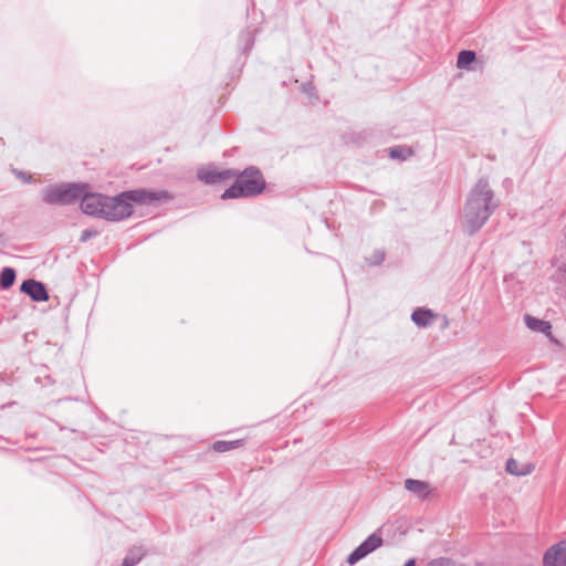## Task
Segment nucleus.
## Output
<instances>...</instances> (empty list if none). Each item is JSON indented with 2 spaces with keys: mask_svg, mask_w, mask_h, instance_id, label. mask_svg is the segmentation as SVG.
<instances>
[{
  "mask_svg": "<svg viewBox=\"0 0 566 566\" xmlns=\"http://www.w3.org/2000/svg\"><path fill=\"white\" fill-rule=\"evenodd\" d=\"M265 181L259 170L248 168L240 174L234 184L221 196L222 199H237L256 196L264 189Z\"/></svg>",
  "mask_w": 566,
  "mask_h": 566,
  "instance_id": "nucleus-3",
  "label": "nucleus"
},
{
  "mask_svg": "<svg viewBox=\"0 0 566 566\" xmlns=\"http://www.w3.org/2000/svg\"><path fill=\"white\" fill-rule=\"evenodd\" d=\"M234 174L231 170H220L216 167H202L198 170V178L206 184H217L230 180Z\"/></svg>",
  "mask_w": 566,
  "mask_h": 566,
  "instance_id": "nucleus-8",
  "label": "nucleus"
},
{
  "mask_svg": "<svg viewBox=\"0 0 566 566\" xmlns=\"http://www.w3.org/2000/svg\"><path fill=\"white\" fill-rule=\"evenodd\" d=\"M97 234H98V232L94 229H85L81 233L80 241L86 242L87 240H90L93 237H96Z\"/></svg>",
  "mask_w": 566,
  "mask_h": 566,
  "instance_id": "nucleus-19",
  "label": "nucleus"
},
{
  "mask_svg": "<svg viewBox=\"0 0 566 566\" xmlns=\"http://www.w3.org/2000/svg\"><path fill=\"white\" fill-rule=\"evenodd\" d=\"M382 544V539L380 536L376 534H371L365 542H363L354 552H352L347 557V563L349 565L356 564L358 560L364 558L369 553L374 552Z\"/></svg>",
  "mask_w": 566,
  "mask_h": 566,
  "instance_id": "nucleus-5",
  "label": "nucleus"
},
{
  "mask_svg": "<svg viewBox=\"0 0 566 566\" xmlns=\"http://www.w3.org/2000/svg\"><path fill=\"white\" fill-rule=\"evenodd\" d=\"M427 566H452V562L448 558H436L430 560Z\"/></svg>",
  "mask_w": 566,
  "mask_h": 566,
  "instance_id": "nucleus-20",
  "label": "nucleus"
},
{
  "mask_svg": "<svg viewBox=\"0 0 566 566\" xmlns=\"http://www.w3.org/2000/svg\"><path fill=\"white\" fill-rule=\"evenodd\" d=\"M127 193L108 197L102 193L83 191L81 196V210L92 217L108 221L122 220L133 212L132 205L125 199Z\"/></svg>",
  "mask_w": 566,
  "mask_h": 566,
  "instance_id": "nucleus-2",
  "label": "nucleus"
},
{
  "mask_svg": "<svg viewBox=\"0 0 566 566\" xmlns=\"http://www.w3.org/2000/svg\"><path fill=\"white\" fill-rule=\"evenodd\" d=\"M412 322L419 327H427L434 319V314L430 310L418 308L411 315Z\"/></svg>",
  "mask_w": 566,
  "mask_h": 566,
  "instance_id": "nucleus-11",
  "label": "nucleus"
},
{
  "mask_svg": "<svg viewBox=\"0 0 566 566\" xmlns=\"http://www.w3.org/2000/svg\"><path fill=\"white\" fill-rule=\"evenodd\" d=\"M544 566H566V541H562L549 547L544 557Z\"/></svg>",
  "mask_w": 566,
  "mask_h": 566,
  "instance_id": "nucleus-7",
  "label": "nucleus"
},
{
  "mask_svg": "<svg viewBox=\"0 0 566 566\" xmlns=\"http://www.w3.org/2000/svg\"><path fill=\"white\" fill-rule=\"evenodd\" d=\"M17 274L14 269L12 268H4L1 271L0 274V289L8 290L10 289L15 281Z\"/></svg>",
  "mask_w": 566,
  "mask_h": 566,
  "instance_id": "nucleus-13",
  "label": "nucleus"
},
{
  "mask_svg": "<svg viewBox=\"0 0 566 566\" xmlns=\"http://www.w3.org/2000/svg\"><path fill=\"white\" fill-rule=\"evenodd\" d=\"M132 193H133L132 198H133L134 200H138V198H140V199H142V191H140V190H135V191H133Z\"/></svg>",
  "mask_w": 566,
  "mask_h": 566,
  "instance_id": "nucleus-22",
  "label": "nucleus"
},
{
  "mask_svg": "<svg viewBox=\"0 0 566 566\" xmlns=\"http://www.w3.org/2000/svg\"><path fill=\"white\" fill-rule=\"evenodd\" d=\"M19 177H21L24 181H30L31 179V176L27 177L24 172H19Z\"/></svg>",
  "mask_w": 566,
  "mask_h": 566,
  "instance_id": "nucleus-24",
  "label": "nucleus"
},
{
  "mask_svg": "<svg viewBox=\"0 0 566 566\" xmlns=\"http://www.w3.org/2000/svg\"><path fill=\"white\" fill-rule=\"evenodd\" d=\"M142 560V551L135 548L129 551L126 557L123 559L122 566H136Z\"/></svg>",
  "mask_w": 566,
  "mask_h": 566,
  "instance_id": "nucleus-16",
  "label": "nucleus"
},
{
  "mask_svg": "<svg viewBox=\"0 0 566 566\" xmlns=\"http://www.w3.org/2000/svg\"><path fill=\"white\" fill-rule=\"evenodd\" d=\"M20 291L29 295L34 302H45L49 300L45 285L33 279L24 280L20 286Z\"/></svg>",
  "mask_w": 566,
  "mask_h": 566,
  "instance_id": "nucleus-6",
  "label": "nucleus"
},
{
  "mask_svg": "<svg viewBox=\"0 0 566 566\" xmlns=\"http://www.w3.org/2000/svg\"><path fill=\"white\" fill-rule=\"evenodd\" d=\"M241 444L240 440L234 441H216L212 444V450L216 452H226L232 449L238 448Z\"/></svg>",
  "mask_w": 566,
  "mask_h": 566,
  "instance_id": "nucleus-15",
  "label": "nucleus"
},
{
  "mask_svg": "<svg viewBox=\"0 0 566 566\" xmlns=\"http://www.w3.org/2000/svg\"><path fill=\"white\" fill-rule=\"evenodd\" d=\"M144 206L148 205L153 201L160 200L161 198H167V195L165 192H147L144 190Z\"/></svg>",
  "mask_w": 566,
  "mask_h": 566,
  "instance_id": "nucleus-18",
  "label": "nucleus"
},
{
  "mask_svg": "<svg viewBox=\"0 0 566 566\" xmlns=\"http://www.w3.org/2000/svg\"><path fill=\"white\" fill-rule=\"evenodd\" d=\"M405 488L418 499L427 497L430 492L428 483L420 480L407 479L405 481Z\"/></svg>",
  "mask_w": 566,
  "mask_h": 566,
  "instance_id": "nucleus-10",
  "label": "nucleus"
},
{
  "mask_svg": "<svg viewBox=\"0 0 566 566\" xmlns=\"http://www.w3.org/2000/svg\"><path fill=\"white\" fill-rule=\"evenodd\" d=\"M475 60L473 51H461L458 55L457 66L459 69H468V66Z\"/></svg>",
  "mask_w": 566,
  "mask_h": 566,
  "instance_id": "nucleus-14",
  "label": "nucleus"
},
{
  "mask_svg": "<svg viewBox=\"0 0 566 566\" xmlns=\"http://www.w3.org/2000/svg\"><path fill=\"white\" fill-rule=\"evenodd\" d=\"M497 208L494 191L486 178L479 179L471 188L461 218V227L468 234L479 231Z\"/></svg>",
  "mask_w": 566,
  "mask_h": 566,
  "instance_id": "nucleus-1",
  "label": "nucleus"
},
{
  "mask_svg": "<svg viewBox=\"0 0 566 566\" xmlns=\"http://www.w3.org/2000/svg\"><path fill=\"white\" fill-rule=\"evenodd\" d=\"M90 189L87 184H67L48 187L42 192V199L49 205H71L80 200L83 191Z\"/></svg>",
  "mask_w": 566,
  "mask_h": 566,
  "instance_id": "nucleus-4",
  "label": "nucleus"
},
{
  "mask_svg": "<svg viewBox=\"0 0 566 566\" xmlns=\"http://www.w3.org/2000/svg\"><path fill=\"white\" fill-rule=\"evenodd\" d=\"M535 465L531 462H520L515 459H509L506 462V471L516 476H525L534 471Z\"/></svg>",
  "mask_w": 566,
  "mask_h": 566,
  "instance_id": "nucleus-9",
  "label": "nucleus"
},
{
  "mask_svg": "<svg viewBox=\"0 0 566 566\" xmlns=\"http://www.w3.org/2000/svg\"><path fill=\"white\" fill-rule=\"evenodd\" d=\"M525 324L533 332L543 333L545 335H549L551 333L552 326L548 322L535 318L531 315L525 316Z\"/></svg>",
  "mask_w": 566,
  "mask_h": 566,
  "instance_id": "nucleus-12",
  "label": "nucleus"
},
{
  "mask_svg": "<svg viewBox=\"0 0 566 566\" xmlns=\"http://www.w3.org/2000/svg\"><path fill=\"white\" fill-rule=\"evenodd\" d=\"M389 155L392 159L405 160L411 155V150L403 147H394L390 149Z\"/></svg>",
  "mask_w": 566,
  "mask_h": 566,
  "instance_id": "nucleus-17",
  "label": "nucleus"
},
{
  "mask_svg": "<svg viewBox=\"0 0 566 566\" xmlns=\"http://www.w3.org/2000/svg\"><path fill=\"white\" fill-rule=\"evenodd\" d=\"M415 565H416V559L410 558V559H408V560L405 563V565H403V566H415Z\"/></svg>",
  "mask_w": 566,
  "mask_h": 566,
  "instance_id": "nucleus-23",
  "label": "nucleus"
},
{
  "mask_svg": "<svg viewBox=\"0 0 566 566\" xmlns=\"http://www.w3.org/2000/svg\"><path fill=\"white\" fill-rule=\"evenodd\" d=\"M384 260V253L377 252L376 260L373 262L374 264H378Z\"/></svg>",
  "mask_w": 566,
  "mask_h": 566,
  "instance_id": "nucleus-21",
  "label": "nucleus"
}]
</instances>
